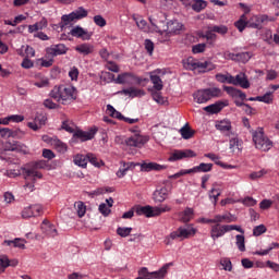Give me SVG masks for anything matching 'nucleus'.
<instances>
[{
	"instance_id": "f257e3e1",
	"label": "nucleus",
	"mask_w": 279,
	"mask_h": 279,
	"mask_svg": "<svg viewBox=\"0 0 279 279\" xmlns=\"http://www.w3.org/2000/svg\"><path fill=\"white\" fill-rule=\"evenodd\" d=\"M86 16H88V11L84 9V7H78L71 13L61 16L59 28L61 32H64L66 27H71L69 32L70 36H87L88 32L84 27L80 25L73 26L77 21H82V19H86Z\"/></svg>"
},
{
	"instance_id": "f03ea898",
	"label": "nucleus",
	"mask_w": 279,
	"mask_h": 279,
	"mask_svg": "<svg viewBox=\"0 0 279 279\" xmlns=\"http://www.w3.org/2000/svg\"><path fill=\"white\" fill-rule=\"evenodd\" d=\"M51 99L66 106L77 99V89L71 85L54 86L50 92Z\"/></svg>"
},
{
	"instance_id": "7ed1b4c3",
	"label": "nucleus",
	"mask_w": 279,
	"mask_h": 279,
	"mask_svg": "<svg viewBox=\"0 0 279 279\" xmlns=\"http://www.w3.org/2000/svg\"><path fill=\"white\" fill-rule=\"evenodd\" d=\"M217 82H220V84H232L233 86H241V88H250L251 84L247 80V75L245 73L241 72L235 76H232L231 74H222L218 73L216 74Z\"/></svg>"
},
{
	"instance_id": "20e7f679",
	"label": "nucleus",
	"mask_w": 279,
	"mask_h": 279,
	"mask_svg": "<svg viewBox=\"0 0 279 279\" xmlns=\"http://www.w3.org/2000/svg\"><path fill=\"white\" fill-rule=\"evenodd\" d=\"M197 234V229L192 226L179 227L175 231H172L168 236H166L163 243L166 245H172L173 241H184V239H191Z\"/></svg>"
},
{
	"instance_id": "39448f33",
	"label": "nucleus",
	"mask_w": 279,
	"mask_h": 279,
	"mask_svg": "<svg viewBox=\"0 0 279 279\" xmlns=\"http://www.w3.org/2000/svg\"><path fill=\"white\" fill-rule=\"evenodd\" d=\"M183 66L187 71H197L198 73H208L209 71H215L216 66L210 61H198L193 57H189L183 61Z\"/></svg>"
},
{
	"instance_id": "423d86ee",
	"label": "nucleus",
	"mask_w": 279,
	"mask_h": 279,
	"mask_svg": "<svg viewBox=\"0 0 279 279\" xmlns=\"http://www.w3.org/2000/svg\"><path fill=\"white\" fill-rule=\"evenodd\" d=\"M216 97H221V88L219 87L203 88L193 94V99L196 104H208L210 99Z\"/></svg>"
},
{
	"instance_id": "0eeeda50",
	"label": "nucleus",
	"mask_w": 279,
	"mask_h": 279,
	"mask_svg": "<svg viewBox=\"0 0 279 279\" xmlns=\"http://www.w3.org/2000/svg\"><path fill=\"white\" fill-rule=\"evenodd\" d=\"M253 143L256 149H260V151H269L274 147V143L265 135L263 129H257L253 133Z\"/></svg>"
},
{
	"instance_id": "6e6552de",
	"label": "nucleus",
	"mask_w": 279,
	"mask_h": 279,
	"mask_svg": "<svg viewBox=\"0 0 279 279\" xmlns=\"http://www.w3.org/2000/svg\"><path fill=\"white\" fill-rule=\"evenodd\" d=\"M45 167H47V161L39 160L33 162L31 167L23 168L22 173L24 179L29 180V178H34V182L36 181V178L43 180V173H40L38 169H45Z\"/></svg>"
},
{
	"instance_id": "1a4fd4ad",
	"label": "nucleus",
	"mask_w": 279,
	"mask_h": 279,
	"mask_svg": "<svg viewBox=\"0 0 279 279\" xmlns=\"http://www.w3.org/2000/svg\"><path fill=\"white\" fill-rule=\"evenodd\" d=\"M213 171V163H199L198 166L187 169V170H180L179 172L174 173L172 178L178 180V178H182V175H189L191 173H208Z\"/></svg>"
},
{
	"instance_id": "9d476101",
	"label": "nucleus",
	"mask_w": 279,
	"mask_h": 279,
	"mask_svg": "<svg viewBox=\"0 0 279 279\" xmlns=\"http://www.w3.org/2000/svg\"><path fill=\"white\" fill-rule=\"evenodd\" d=\"M131 132H133V135L124 141L128 147L140 148L147 143V140L143 135H141V131H138V128L131 130Z\"/></svg>"
},
{
	"instance_id": "9b49d317",
	"label": "nucleus",
	"mask_w": 279,
	"mask_h": 279,
	"mask_svg": "<svg viewBox=\"0 0 279 279\" xmlns=\"http://www.w3.org/2000/svg\"><path fill=\"white\" fill-rule=\"evenodd\" d=\"M40 215H43V205L40 204L29 205L22 210L23 219H32V217H40Z\"/></svg>"
},
{
	"instance_id": "f8f14e48",
	"label": "nucleus",
	"mask_w": 279,
	"mask_h": 279,
	"mask_svg": "<svg viewBox=\"0 0 279 279\" xmlns=\"http://www.w3.org/2000/svg\"><path fill=\"white\" fill-rule=\"evenodd\" d=\"M226 232H232V227H228V225L216 223L210 228V236L213 241L221 239V236H223Z\"/></svg>"
},
{
	"instance_id": "ddd939ff",
	"label": "nucleus",
	"mask_w": 279,
	"mask_h": 279,
	"mask_svg": "<svg viewBox=\"0 0 279 279\" xmlns=\"http://www.w3.org/2000/svg\"><path fill=\"white\" fill-rule=\"evenodd\" d=\"M197 154L192 149L174 150L168 158L169 162H177V160H184V158H195Z\"/></svg>"
},
{
	"instance_id": "4468645a",
	"label": "nucleus",
	"mask_w": 279,
	"mask_h": 279,
	"mask_svg": "<svg viewBox=\"0 0 279 279\" xmlns=\"http://www.w3.org/2000/svg\"><path fill=\"white\" fill-rule=\"evenodd\" d=\"M268 21H271L268 15H253L247 21V27H251L252 29H263V24Z\"/></svg>"
},
{
	"instance_id": "2eb2a0df",
	"label": "nucleus",
	"mask_w": 279,
	"mask_h": 279,
	"mask_svg": "<svg viewBox=\"0 0 279 279\" xmlns=\"http://www.w3.org/2000/svg\"><path fill=\"white\" fill-rule=\"evenodd\" d=\"M5 151H19L20 154H29V148L25 144L16 141L7 142L4 144Z\"/></svg>"
},
{
	"instance_id": "dca6fc26",
	"label": "nucleus",
	"mask_w": 279,
	"mask_h": 279,
	"mask_svg": "<svg viewBox=\"0 0 279 279\" xmlns=\"http://www.w3.org/2000/svg\"><path fill=\"white\" fill-rule=\"evenodd\" d=\"M229 137V149L234 154V151H241L243 149V141L239 138V135L234 133L227 134Z\"/></svg>"
},
{
	"instance_id": "f3484780",
	"label": "nucleus",
	"mask_w": 279,
	"mask_h": 279,
	"mask_svg": "<svg viewBox=\"0 0 279 279\" xmlns=\"http://www.w3.org/2000/svg\"><path fill=\"white\" fill-rule=\"evenodd\" d=\"M68 51L69 48H66L64 44L52 45L46 49V53H48V56H52V58H56L57 56H64Z\"/></svg>"
},
{
	"instance_id": "a211bd4d",
	"label": "nucleus",
	"mask_w": 279,
	"mask_h": 279,
	"mask_svg": "<svg viewBox=\"0 0 279 279\" xmlns=\"http://www.w3.org/2000/svg\"><path fill=\"white\" fill-rule=\"evenodd\" d=\"M95 134H97V129H92L88 132L77 130L74 132L73 138H78L82 143H85V141H93V138H95Z\"/></svg>"
},
{
	"instance_id": "6ab92c4d",
	"label": "nucleus",
	"mask_w": 279,
	"mask_h": 279,
	"mask_svg": "<svg viewBox=\"0 0 279 279\" xmlns=\"http://www.w3.org/2000/svg\"><path fill=\"white\" fill-rule=\"evenodd\" d=\"M182 32H184V25L178 22V20L168 22L167 34L180 35Z\"/></svg>"
},
{
	"instance_id": "aec40b11",
	"label": "nucleus",
	"mask_w": 279,
	"mask_h": 279,
	"mask_svg": "<svg viewBox=\"0 0 279 279\" xmlns=\"http://www.w3.org/2000/svg\"><path fill=\"white\" fill-rule=\"evenodd\" d=\"M41 231L46 236H50L51 239L58 236V229H56V226L50 225L49 220H44L41 222Z\"/></svg>"
},
{
	"instance_id": "412c9836",
	"label": "nucleus",
	"mask_w": 279,
	"mask_h": 279,
	"mask_svg": "<svg viewBox=\"0 0 279 279\" xmlns=\"http://www.w3.org/2000/svg\"><path fill=\"white\" fill-rule=\"evenodd\" d=\"M135 213L138 217L141 216H145V217H148V218H151V217H156L155 216V211H154V207L149 206V205H146V206H136L135 207Z\"/></svg>"
},
{
	"instance_id": "4be33fe9",
	"label": "nucleus",
	"mask_w": 279,
	"mask_h": 279,
	"mask_svg": "<svg viewBox=\"0 0 279 279\" xmlns=\"http://www.w3.org/2000/svg\"><path fill=\"white\" fill-rule=\"evenodd\" d=\"M223 92L230 95V97H239L242 101L247 99V95L243 93L241 89L234 88L232 86H223Z\"/></svg>"
},
{
	"instance_id": "5701e85b",
	"label": "nucleus",
	"mask_w": 279,
	"mask_h": 279,
	"mask_svg": "<svg viewBox=\"0 0 279 279\" xmlns=\"http://www.w3.org/2000/svg\"><path fill=\"white\" fill-rule=\"evenodd\" d=\"M216 130H219V132H221L222 134H226L228 136V134H233L232 133V123L230 122V120H222V121H218L216 123Z\"/></svg>"
},
{
	"instance_id": "b1692460",
	"label": "nucleus",
	"mask_w": 279,
	"mask_h": 279,
	"mask_svg": "<svg viewBox=\"0 0 279 279\" xmlns=\"http://www.w3.org/2000/svg\"><path fill=\"white\" fill-rule=\"evenodd\" d=\"M205 158H209V160H213L215 165H217L218 167H221L222 169H234V166L223 163V161H221V157L217 156L216 154H213V153L205 154Z\"/></svg>"
},
{
	"instance_id": "393cba45",
	"label": "nucleus",
	"mask_w": 279,
	"mask_h": 279,
	"mask_svg": "<svg viewBox=\"0 0 279 279\" xmlns=\"http://www.w3.org/2000/svg\"><path fill=\"white\" fill-rule=\"evenodd\" d=\"M114 82L116 84H134V73L124 72L119 74Z\"/></svg>"
},
{
	"instance_id": "a878e982",
	"label": "nucleus",
	"mask_w": 279,
	"mask_h": 279,
	"mask_svg": "<svg viewBox=\"0 0 279 279\" xmlns=\"http://www.w3.org/2000/svg\"><path fill=\"white\" fill-rule=\"evenodd\" d=\"M120 95H126L128 97H143L145 95V90L143 89H138L135 87H129L125 89H122L121 92H119Z\"/></svg>"
},
{
	"instance_id": "bb28decb",
	"label": "nucleus",
	"mask_w": 279,
	"mask_h": 279,
	"mask_svg": "<svg viewBox=\"0 0 279 279\" xmlns=\"http://www.w3.org/2000/svg\"><path fill=\"white\" fill-rule=\"evenodd\" d=\"M168 195H169V190H167V187H161L154 192L153 198L155 202H158L159 204H161V202H165V199H167Z\"/></svg>"
},
{
	"instance_id": "cd10ccee",
	"label": "nucleus",
	"mask_w": 279,
	"mask_h": 279,
	"mask_svg": "<svg viewBox=\"0 0 279 279\" xmlns=\"http://www.w3.org/2000/svg\"><path fill=\"white\" fill-rule=\"evenodd\" d=\"M17 56L22 58H34L36 56V50L31 46H22L21 49H17Z\"/></svg>"
},
{
	"instance_id": "c85d7f7f",
	"label": "nucleus",
	"mask_w": 279,
	"mask_h": 279,
	"mask_svg": "<svg viewBox=\"0 0 279 279\" xmlns=\"http://www.w3.org/2000/svg\"><path fill=\"white\" fill-rule=\"evenodd\" d=\"M159 72L160 71L157 70V71L150 73V82H151V84H154L155 90H162V88H163L162 78H160V76L155 74V73H159Z\"/></svg>"
},
{
	"instance_id": "c756f323",
	"label": "nucleus",
	"mask_w": 279,
	"mask_h": 279,
	"mask_svg": "<svg viewBox=\"0 0 279 279\" xmlns=\"http://www.w3.org/2000/svg\"><path fill=\"white\" fill-rule=\"evenodd\" d=\"M216 33V34H220L221 36L228 34V26L226 25H220V26H210L207 27L206 31V36H210V34Z\"/></svg>"
},
{
	"instance_id": "7c9ffc66",
	"label": "nucleus",
	"mask_w": 279,
	"mask_h": 279,
	"mask_svg": "<svg viewBox=\"0 0 279 279\" xmlns=\"http://www.w3.org/2000/svg\"><path fill=\"white\" fill-rule=\"evenodd\" d=\"M47 25H48L47 19L43 17L39 22L35 23L34 25H29L28 32L29 34H34V32H40V29H45Z\"/></svg>"
},
{
	"instance_id": "2f4dec72",
	"label": "nucleus",
	"mask_w": 279,
	"mask_h": 279,
	"mask_svg": "<svg viewBox=\"0 0 279 279\" xmlns=\"http://www.w3.org/2000/svg\"><path fill=\"white\" fill-rule=\"evenodd\" d=\"M205 112H208L209 114H217L223 110V102H216L213 105H209L207 107H204L203 109Z\"/></svg>"
},
{
	"instance_id": "473e14b6",
	"label": "nucleus",
	"mask_w": 279,
	"mask_h": 279,
	"mask_svg": "<svg viewBox=\"0 0 279 279\" xmlns=\"http://www.w3.org/2000/svg\"><path fill=\"white\" fill-rule=\"evenodd\" d=\"M75 51L82 56H89V53H93V46L90 44H81L75 47Z\"/></svg>"
},
{
	"instance_id": "72a5a7b5",
	"label": "nucleus",
	"mask_w": 279,
	"mask_h": 279,
	"mask_svg": "<svg viewBox=\"0 0 279 279\" xmlns=\"http://www.w3.org/2000/svg\"><path fill=\"white\" fill-rule=\"evenodd\" d=\"M74 165L77 167H82V169H86L88 165V155H76L74 157Z\"/></svg>"
},
{
	"instance_id": "f704fd0d",
	"label": "nucleus",
	"mask_w": 279,
	"mask_h": 279,
	"mask_svg": "<svg viewBox=\"0 0 279 279\" xmlns=\"http://www.w3.org/2000/svg\"><path fill=\"white\" fill-rule=\"evenodd\" d=\"M207 5L208 2L205 0H195L194 3H192V10H194V12H202V10H206Z\"/></svg>"
},
{
	"instance_id": "c9c22d12",
	"label": "nucleus",
	"mask_w": 279,
	"mask_h": 279,
	"mask_svg": "<svg viewBox=\"0 0 279 279\" xmlns=\"http://www.w3.org/2000/svg\"><path fill=\"white\" fill-rule=\"evenodd\" d=\"M191 219H193V208L186 207L181 214V221H183V223H189Z\"/></svg>"
},
{
	"instance_id": "e433bc0d",
	"label": "nucleus",
	"mask_w": 279,
	"mask_h": 279,
	"mask_svg": "<svg viewBox=\"0 0 279 279\" xmlns=\"http://www.w3.org/2000/svg\"><path fill=\"white\" fill-rule=\"evenodd\" d=\"M180 134H181L182 138H184L185 141H189V138H193L195 132L193 130H191V128L185 125V126L181 128Z\"/></svg>"
},
{
	"instance_id": "4c0bfd02",
	"label": "nucleus",
	"mask_w": 279,
	"mask_h": 279,
	"mask_svg": "<svg viewBox=\"0 0 279 279\" xmlns=\"http://www.w3.org/2000/svg\"><path fill=\"white\" fill-rule=\"evenodd\" d=\"M133 167H134L133 162L123 163V167L118 170L117 175L119 178H125V175L128 174V171H130V169H132Z\"/></svg>"
},
{
	"instance_id": "58836bf2",
	"label": "nucleus",
	"mask_w": 279,
	"mask_h": 279,
	"mask_svg": "<svg viewBox=\"0 0 279 279\" xmlns=\"http://www.w3.org/2000/svg\"><path fill=\"white\" fill-rule=\"evenodd\" d=\"M160 169H162V166H160L156 162H149V163L142 165V171H160Z\"/></svg>"
},
{
	"instance_id": "ea45409f",
	"label": "nucleus",
	"mask_w": 279,
	"mask_h": 279,
	"mask_svg": "<svg viewBox=\"0 0 279 279\" xmlns=\"http://www.w3.org/2000/svg\"><path fill=\"white\" fill-rule=\"evenodd\" d=\"M221 196V190L213 187L209 191V199H214V206H217V202H219V197Z\"/></svg>"
},
{
	"instance_id": "a19ab883",
	"label": "nucleus",
	"mask_w": 279,
	"mask_h": 279,
	"mask_svg": "<svg viewBox=\"0 0 279 279\" xmlns=\"http://www.w3.org/2000/svg\"><path fill=\"white\" fill-rule=\"evenodd\" d=\"M256 99L258 101H262L263 104H272L274 102V93L268 92L264 96H257Z\"/></svg>"
},
{
	"instance_id": "79ce46f5",
	"label": "nucleus",
	"mask_w": 279,
	"mask_h": 279,
	"mask_svg": "<svg viewBox=\"0 0 279 279\" xmlns=\"http://www.w3.org/2000/svg\"><path fill=\"white\" fill-rule=\"evenodd\" d=\"M10 267V258H8V255H1L0 256V274H3L5 269Z\"/></svg>"
},
{
	"instance_id": "37998d69",
	"label": "nucleus",
	"mask_w": 279,
	"mask_h": 279,
	"mask_svg": "<svg viewBox=\"0 0 279 279\" xmlns=\"http://www.w3.org/2000/svg\"><path fill=\"white\" fill-rule=\"evenodd\" d=\"M235 244L239 248L240 252H245V235L243 234H238L235 236Z\"/></svg>"
},
{
	"instance_id": "c03bdc74",
	"label": "nucleus",
	"mask_w": 279,
	"mask_h": 279,
	"mask_svg": "<svg viewBox=\"0 0 279 279\" xmlns=\"http://www.w3.org/2000/svg\"><path fill=\"white\" fill-rule=\"evenodd\" d=\"M74 208H76V213L80 218H82V217H84V215H86V205H84L83 202H76L74 204Z\"/></svg>"
},
{
	"instance_id": "a18cd8bd",
	"label": "nucleus",
	"mask_w": 279,
	"mask_h": 279,
	"mask_svg": "<svg viewBox=\"0 0 279 279\" xmlns=\"http://www.w3.org/2000/svg\"><path fill=\"white\" fill-rule=\"evenodd\" d=\"M252 58V52H239L236 57V62H242L245 64L246 62H250Z\"/></svg>"
},
{
	"instance_id": "49530a36",
	"label": "nucleus",
	"mask_w": 279,
	"mask_h": 279,
	"mask_svg": "<svg viewBox=\"0 0 279 279\" xmlns=\"http://www.w3.org/2000/svg\"><path fill=\"white\" fill-rule=\"evenodd\" d=\"M87 162L94 165V167H102L104 161L98 159L94 154H87Z\"/></svg>"
},
{
	"instance_id": "de8ad7c7",
	"label": "nucleus",
	"mask_w": 279,
	"mask_h": 279,
	"mask_svg": "<svg viewBox=\"0 0 279 279\" xmlns=\"http://www.w3.org/2000/svg\"><path fill=\"white\" fill-rule=\"evenodd\" d=\"M61 128L62 130H65V132H69L70 134H73V132H75V124L70 120L63 121Z\"/></svg>"
},
{
	"instance_id": "09e8293b",
	"label": "nucleus",
	"mask_w": 279,
	"mask_h": 279,
	"mask_svg": "<svg viewBox=\"0 0 279 279\" xmlns=\"http://www.w3.org/2000/svg\"><path fill=\"white\" fill-rule=\"evenodd\" d=\"M135 22L138 29H142V32H149V26L147 25V21H145L143 17H136Z\"/></svg>"
},
{
	"instance_id": "8fccbe9b",
	"label": "nucleus",
	"mask_w": 279,
	"mask_h": 279,
	"mask_svg": "<svg viewBox=\"0 0 279 279\" xmlns=\"http://www.w3.org/2000/svg\"><path fill=\"white\" fill-rule=\"evenodd\" d=\"M131 233H132L131 227H119L117 229V234H119V236H122L123 239H125V236H130Z\"/></svg>"
},
{
	"instance_id": "3c124183",
	"label": "nucleus",
	"mask_w": 279,
	"mask_h": 279,
	"mask_svg": "<svg viewBox=\"0 0 279 279\" xmlns=\"http://www.w3.org/2000/svg\"><path fill=\"white\" fill-rule=\"evenodd\" d=\"M223 221H227V223H230L232 221V219H230L229 215H216L214 217V223H223Z\"/></svg>"
},
{
	"instance_id": "603ef678",
	"label": "nucleus",
	"mask_w": 279,
	"mask_h": 279,
	"mask_svg": "<svg viewBox=\"0 0 279 279\" xmlns=\"http://www.w3.org/2000/svg\"><path fill=\"white\" fill-rule=\"evenodd\" d=\"M154 211H155V217H160L162 213L171 211V207H169V205H163L161 207H154Z\"/></svg>"
},
{
	"instance_id": "864d4df0",
	"label": "nucleus",
	"mask_w": 279,
	"mask_h": 279,
	"mask_svg": "<svg viewBox=\"0 0 279 279\" xmlns=\"http://www.w3.org/2000/svg\"><path fill=\"white\" fill-rule=\"evenodd\" d=\"M98 210H99L100 215H102L104 217H108V215H110V213H112V210H110V207L106 203H101L98 207Z\"/></svg>"
},
{
	"instance_id": "5fc2aeb1",
	"label": "nucleus",
	"mask_w": 279,
	"mask_h": 279,
	"mask_svg": "<svg viewBox=\"0 0 279 279\" xmlns=\"http://www.w3.org/2000/svg\"><path fill=\"white\" fill-rule=\"evenodd\" d=\"M53 145H54L56 149H58L61 154H64V151H66V149H68L66 144H64L60 140H54Z\"/></svg>"
},
{
	"instance_id": "6e6d98bb",
	"label": "nucleus",
	"mask_w": 279,
	"mask_h": 279,
	"mask_svg": "<svg viewBox=\"0 0 279 279\" xmlns=\"http://www.w3.org/2000/svg\"><path fill=\"white\" fill-rule=\"evenodd\" d=\"M206 51V43L197 44L192 47V53H204Z\"/></svg>"
},
{
	"instance_id": "4d7b16f0",
	"label": "nucleus",
	"mask_w": 279,
	"mask_h": 279,
	"mask_svg": "<svg viewBox=\"0 0 279 279\" xmlns=\"http://www.w3.org/2000/svg\"><path fill=\"white\" fill-rule=\"evenodd\" d=\"M8 245H14V247H20L21 250H25V240H21L16 238L13 241H9Z\"/></svg>"
},
{
	"instance_id": "13d9d810",
	"label": "nucleus",
	"mask_w": 279,
	"mask_h": 279,
	"mask_svg": "<svg viewBox=\"0 0 279 279\" xmlns=\"http://www.w3.org/2000/svg\"><path fill=\"white\" fill-rule=\"evenodd\" d=\"M265 232H267V227H265V225L256 226L253 229L254 236H260V234H265Z\"/></svg>"
},
{
	"instance_id": "bf43d9fd",
	"label": "nucleus",
	"mask_w": 279,
	"mask_h": 279,
	"mask_svg": "<svg viewBox=\"0 0 279 279\" xmlns=\"http://www.w3.org/2000/svg\"><path fill=\"white\" fill-rule=\"evenodd\" d=\"M36 180H38V178H29L28 180H26V183L24 185V189L28 190L31 193L35 191V185L36 184Z\"/></svg>"
},
{
	"instance_id": "052dcab7",
	"label": "nucleus",
	"mask_w": 279,
	"mask_h": 279,
	"mask_svg": "<svg viewBox=\"0 0 279 279\" xmlns=\"http://www.w3.org/2000/svg\"><path fill=\"white\" fill-rule=\"evenodd\" d=\"M69 77L72 80V82H77V77H80V70L76 66H73L69 71Z\"/></svg>"
},
{
	"instance_id": "680f3d73",
	"label": "nucleus",
	"mask_w": 279,
	"mask_h": 279,
	"mask_svg": "<svg viewBox=\"0 0 279 279\" xmlns=\"http://www.w3.org/2000/svg\"><path fill=\"white\" fill-rule=\"evenodd\" d=\"M144 47L149 56H154V41H151L150 39H146L144 41Z\"/></svg>"
},
{
	"instance_id": "e2e57ef3",
	"label": "nucleus",
	"mask_w": 279,
	"mask_h": 279,
	"mask_svg": "<svg viewBox=\"0 0 279 279\" xmlns=\"http://www.w3.org/2000/svg\"><path fill=\"white\" fill-rule=\"evenodd\" d=\"M220 265L223 266L225 271H232V262L230 258H222Z\"/></svg>"
},
{
	"instance_id": "0e129e2a",
	"label": "nucleus",
	"mask_w": 279,
	"mask_h": 279,
	"mask_svg": "<svg viewBox=\"0 0 279 279\" xmlns=\"http://www.w3.org/2000/svg\"><path fill=\"white\" fill-rule=\"evenodd\" d=\"M151 97L154 99V101H156L157 104H165V101H167L165 99V97H162V94L160 92H155L151 94Z\"/></svg>"
},
{
	"instance_id": "69168bd1",
	"label": "nucleus",
	"mask_w": 279,
	"mask_h": 279,
	"mask_svg": "<svg viewBox=\"0 0 279 279\" xmlns=\"http://www.w3.org/2000/svg\"><path fill=\"white\" fill-rule=\"evenodd\" d=\"M12 136V130L0 126V138H10Z\"/></svg>"
},
{
	"instance_id": "338daca9",
	"label": "nucleus",
	"mask_w": 279,
	"mask_h": 279,
	"mask_svg": "<svg viewBox=\"0 0 279 279\" xmlns=\"http://www.w3.org/2000/svg\"><path fill=\"white\" fill-rule=\"evenodd\" d=\"M94 23L98 25V27H106V19L101 15L94 16Z\"/></svg>"
},
{
	"instance_id": "774afa93",
	"label": "nucleus",
	"mask_w": 279,
	"mask_h": 279,
	"mask_svg": "<svg viewBox=\"0 0 279 279\" xmlns=\"http://www.w3.org/2000/svg\"><path fill=\"white\" fill-rule=\"evenodd\" d=\"M242 204H244V206H256V204H258V202L256 199H254V197L251 196H246Z\"/></svg>"
}]
</instances>
